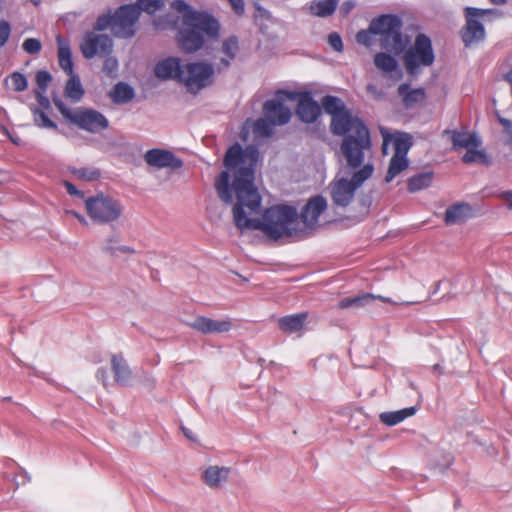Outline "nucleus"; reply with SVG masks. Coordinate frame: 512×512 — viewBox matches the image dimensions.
<instances>
[{"label":"nucleus","instance_id":"f257e3e1","mask_svg":"<svg viewBox=\"0 0 512 512\" xmlns=\"http://www.w3.org/2000/svg\"><path fill=\"white\" fill-rule=\"evenodd\" d=\"M258 161V150L254 146L245 149L238 143L232 145L224 156L227 171H222L215 181L219 198L230 204L235 193L236 203L232 208L233 221L240 230H261L273 240L293 236L302 231L298 212L289 205H276L265 210L262 220L257 215L261 207V196L254 186V169Z\"/></svg>","mask_w":512,"mask_h":512},{"label":"nucleus","instance_id":"f03ea898","mask_svg":"<svg viewBox=\"0 0 512 512\" xmlns=\"http://www.w3.org/2000/svg\"><path fill=\"white\" fill-rule=\"evenodd\" d=\"M322 107L332 116L331 131L335 135L344 136L340 146L346 165L356 168L364 163L365 155L370 152L371 139L368 128L358 118L346 111L343 102L327 95L322 99Z\"/></svg>","mask_w":512,"mask_h":512},{"label":"nucleus","instance_id":"7ed1b4c3","mask_svg":"<svg viewBox=\"0 0 512 512\" xmlns=\"http://www.w3.org/2000/svg\"><path fill=\"white\" fill-rule=\"evenodd\" d=\"M171 13L166 22L172 27H180L178 43L188 53L199 50L205 37L217 38L220 32L218 20L207 12L196 11L187 2H171Z\"/></svg>","mask_w":512,"mask_h":512},{"label":"nucleus","instance_id":"20e7f679","mask_svg":"<svg viewBox=\"0 0 512 512\" xmlns=\"http://www.w3.org/2000/svg\"><path fill=\"white\" fill-rule=\"evenodd\" d=\"M402 22L398 16L386 14V50L395 56L401 55L406 73L417 77L423 68L431 66L435 54L431 39L424 33L416 35L414 43L406 48L409 37L401 33Z\"/></svg>","mask_w":512,"mask_h":512},{"label":"nucleus","instance_id":"39448f33","mask_svg":"<svg viewBox=\"0 0 512 512\" xmlns=\"http://www.w3.org/2000/svg\"><path fill=\"white\" fill-rule=\"evenodd\" d=\"M165 2H135L119 7L113 14L100 15L95 30H110L118 38H131L136 33V25L141 11L154 13L163 7Z\"/></svg>","mask_w":512,"mask_h":512},{"label":"nucleus","instance_id":"423d86ee","mask_svg":"<svg viewBox=\"0 0 512 512\" xmlns=\"http://www.w3.org/2000/svg\"><path fill=\"white\" fill-rule=\"evenodd\" d=\"M347 168L358 170L353 172L350 180L346 178H340L330 185V194L333 203L342 207H346L351 203L356 190L361 187L362 184L368 180L374 172V167L369 162L365 164L362 163L356 168H351L347 165Z\"/></svg>","mask_w":512,"mask_h":512},{"label":"nucleus","instance_id":"0eeeda50","mask_svg":"<svg viewBox=\"0 0 512 512\" xmlns=\"http://www.w3.org/2000/svg\"><path fill=\"white\" fill-rule=\"evenodd\" d=\"M54 103L67 121L82 130L90 133H99L106 130L109 126L108 119L97 110L79 107L72 111L61 100H54Z\"/></svg>","mask_w":512,"mask_h":512},{"label":"nucleus","instance_id":"6e6552de","mask_svg":"<svg viewBox=\"0 0 512 512\" xmlns=\"http://www.w3.org/2000/svg\"><path fill=\"white\" fill-rule=\"evenodd\" d=\"M85 208L88 216L100 224L117 221L122 214L120 203L103 194L88 198L85 201Z\"/></svg>","mask_w":512,"mask_h":512},{"label":"nucleus","instance_id":"1a4fd4ad","mask_svg":"<svg viewBox=\"0 0 512 512\" xmlns=\"http://www.w3.org/2000/svg\"><path fill=\"white\" fill-rule=\"evenodd\" d=\"M465 14L466 25L461 30V38L465 46H471L474 43L483 41L485 38V30L480 20H485L487 17L497 13L492 9L467 7Z\"/></svg>","mask_w":512,"mask_h":512},{"label":"nucleus","instance_id":"9d476101","mask_svg":"<svg viewBox=\"0 0 512 512\" xmlns=\"http://www.w3.org/2000/svg\"><path fill=\"white\" fill-rule=\"evenodd\" d=\"M213 66L207 63H188L182 66L180 81L193 93H197L210 83Z\"/></svg>","mask_w":512,"mask_h":512},{"label":"nucleus","instance_id":"9b49d317","mask_svg":"<svg viewBox=\"0 0 512 512\" xmlns=\"http://www.w3.org/2000/svg\"><path fill=\"white\" fill-rule=\"evenodd\" d=\"M102 30H95L86 32L80 43V50L86 59L94 58L95 56H108L113 49V40L106 34H101Z\"/></svg>","mask_w":512,"mask_h":512},{"label":"nucleus","instance_id":"f8f14e48","mask_svg":"<svg viewBox=\"0 0 512 512\" xmlns=\"http://www.w3.org/2000/svg\"><path fill=\"white\" fill-rule=\"evenodd\" d=\"M278 95H283L289 100L298 99L296 114L299 119L305 123L315 122L321 114V107L313 100L309 92L297 94L294 92L280 91Z\"/></svg>","mask_w":512,"mask_h":512},{"label":"nucleus","instance_id":"ddd939ff","mask_svg":"<svg viewBox=\"0 0 512 512\" xmlns=\"http://www.w3.org/2000/svg\"><path fill=\"white\" fill-rule=\"evenodd\" d=\"M356 41L365 47L372 49L377 44L384 45V14L373 19L367 29L360 30L356 34Z\"/></svg>","mask_w":512,"mask_h":512},{"label":"nucleus","instance_id":"4468645a","mask_svg":"<svg viewBox=\"0 0 512 512\" xmlns=\"http://www.w3.org/2000/svg\"><path fill=\"white\" fill-rule=\"evenodd\" d=\"M327 208V201L324 197L318 195L310 198L305 206L302 208V211L299 217V222H302L305 229H312L318 223L319 216L325 211Z\"/></svg>","mask_w":512,"mask_h":512},{"label":"nucleus","instance_id":"2eb2a0df","mask_svg":"<svg viewBox=\"0 0 512 512\" xmlns=\"http://www.w3.org/2000/svg\"><path fill=\"white\" fill-rule=\"evenodd\" d=\"M144 159L150 166L157 168L178 169L182 167V161L175 155L164 149H151L145 153Z\"/></svg>","mask_w":512,"mask_h":512},{"label":"nucleus","instance_id":"dca6fc26","mask_svg":"<svg viewBox=\"0 0 512 512\" xmlns=\"http://www.w3.org/2000/svg\"><path fill=\"white\" fill-rule=\"evenodd\" d=\"M397 94L405 109H414L425 103L427 94L424 88H412L409 83H402L397 88Z\"/></svg>","mask_w":512,"mask_h":512},{"label":"nucleus","instance_id":"f3484780","mask_svg":"<svg viewBox=\"0 0 512 512\" xmlns=\"http://www.w3.org/2000/svg\"><path fill=\"white\" fill-rule=\"evenodd\" d=\"M265 117L274 125H284L291 118V111L279 100H268L263 107Z\"/></svg>","mask_w":512,"mask_h":512},{"label":"nucleus","instance_id":"a211bd4d","mask_svg":"<svg viewBox=\"0 0 512 512\" xmlns=\"http://www.w3.org/2000/svg\"><path fill=\"white\" fill-rule=\"evenodd\" d=\"M190 326L204 334L224 333L232 328V322L229 320H214L205 316H198Z\"/></svg>","mask_w":512,"mask_h":512},{"label":"nucleus","instance_id":"6ab92c4d","mask_svg":"<svg viewBox=\"0 0 512 512\" xmlns=\"http://www.w3.org/2000/svg\"><path fill=\"white\" fill-rule=\"evenodd\" d=\"M392 143L395 156L407 157V154L413 146V136L407 132L397 131L389 133L386 131V147Z\"/></svg>","mask_w":512,"mask_h":512},{"label":"nucleus","instance_id":"aec40b11","mask_svg":"<svg viewBox=\"0 0 512 512\" xmlns=\"http://www.w3.org/2000/svg\"><path fill=\"white\" fill-rule=\"evenodd\" d=\"M182 66L179 58L170 57L157 63L154 72L158 78L180 81Z\"/></svg>","mask_w":512,"mask_h":512},{"label":"nucleus","instance_id":"412c9836","mask_svg":"<svg viewBox=\"0 0 512 512\" xmlns=\"http://www.w3.org/2000/svg\"><path fill=\"white\" fill-rule=\"evenodd\" d=\"M445 133L451 134V141L455 150L461 148L479 147L482 142L475 133H467L464 131L457 130H446Z\"/></svg>","mask_w":512,"mask_h":512},{"label":"nucleus","instance_id":"4be33fe9","mask_svg":"<svg viewBox=\"0 0 512 512\" xmlns=\"http://www.w3.org/2000/svg\"><path fill=\"white\" fill-rule=\"evenodd\" d=\"M56 42L58 44L59 66L66 72L67 75H72L74 73V69L70 43L61 35L56 36Z\"/></svg>","mask_w":512,"mask_h":512},{"label":"nucleus","instance_id":"5701e85b","mask_svg":"<svg viewBox=\"0 0 512 512\" xmlns=\"http://www.w3.org/2000/svg\"><path fill=\"white\" fill-rule=\"evenodd\" d=\"M229 473L230 469L227 467L210 466L205 470L203 480L210 488H219L226 482Z\"/></svg>","mask_w":512,"mask_h":512},{"label":"nucleus","instance_id":"b1692460","mask_svg":"<svg viewBox=\"0 0 512 512\" xmlns=\"http://www.w3.org/2000/svg\"><path fill=\"white\" fill-rule=\"evenodd\" d=\"M111 369L114 374V380L120 385H126L131 377V370L126 360L121 355H112Z\"/></svg>","mask_w":512,"mask_h":512},{"label":"nucleus","instance_id":"393cba45","mask_svg":"<svg viewBox=\"0 0 512 512\" xmlns=\"http://www.w3.org/2000/svg\"><path fill=\"white\" fill-rule=\"evenodd\" d=\"M470 206L465 203H455L445 211V224L453 225L465 222L469 217Z\"/></svg>","mask_w":512,"mask_h":512},{"label":"nucleus","instance_id":"a878e982","mask_svg":"<svg viewBox=\"0 0 512 512\" xmlns=\"http://www.w3.org/2000/svg\"><path fill=\"white\" fill-rule=\"evenodd\" d=\"M308 314L306 312L287 315L278 320L279 328L285 333H296L302 330Z\"/></svg>","mask_w":512,"mask_h":512},{"label":"nucleus","instance_id":"bb28decb","mask_svg":"<svg viewBox=\"0 0 512 512\" xmlns=\"http://www.w3.org/2000/svg\"><path fill=\"white\" fill-rule=\"evenodd\" d=\"M112 101L116 104L128 103L134 98V90L126 83H117L110 92Z\"/></svg>","mask_w":512,"mask_h":512},{"label":"nucleus","instance_id":"cd10ccee","mask_svg":"<svg viewBox=\"0 0 512 512\" xmlns=\"http://www.w3.org/2000/svg\"><path fill=\"white\" fill-rule=\"evenodd\" d=\"M409 166L407 157L393 155L386 171V183L392 181L397 175L406 170Z\"/></svg>","mask_w":512,"mask_h":512},{"label":"nucleus","instance_id":"c85d7f7f","mask_svg":"<svg viewBox=\"0 0 512 512\" xmlns=\"http://www.w3.org/2000/svg\"><path fill=\"white\" fill-rule=\"evenodd\" d=\"M69 76L70 77L65 85L64 94L67 98H70L73 101H79L84 95V89L78 76L74 73Z\"/></svg>","mask_w":512,"mask_h":512},{"label":"nucleus","instance_id":"c756f323","mask_svg":"<svg viewBox=\"0 0 512 512\" xmlns=\"http://www.w3.org/2000/svg\"><path fill=\"white\" fill-rule=\"evenodd\" d=\"M433 174L431 172H425L417 174L408 179L407 185L410 192H417L430 186L432 182Z\"/></svg>","mask_w":512,"mask_h":512},{"label":"nucleus","instance_id":"7c9ffc66","mask_svg":"<svg viewBox=\"0 0 512 512\" xmlns=\"http://www.w3.org/2000/svg\"><path fill=\"white\" fill-rule=\"evenodd\" d=\"M374 299H375V296L372 294H369V293L362 294V295L355 296V297H346L339 301L338 307L340 309H346L349 307H361V306L368 304L369 302H371Z\"/></svg>","mask_w":512,"mask_h":512},{"label":"nucleus","instance_id":"2f4dec72","mask_svg":"<svg viewBox=\"0 0 512 512\" xmlns=\"http://www.w3.org/2000/svg\"><path fill=\"white\" fill-rule=\"evenodd\" d=\"M239 50L238 39L235 36L227 38L222 44V52L228 57V59H221V63L227 67L230 64V60L234 59Z\"/></svg>","mask_w":512,"mask_h":512},{"label":"nucleus","instance_id":"473e14b6","mask_svg":"<svg viewBox=\"0 0 512 512\" xmlns=\"http://www.w3.org/2000/svg\"><path fill=\"white\" fill-rule=\"evenodd\" d=\"M416 413L415 407H407L401 410L386 412V426H394Z\"/></svg>","mask_w":512,"mask_h":512},{"label":"nucleus","instance_id":"72a5a7b5","mask_svg":"<svg viewBox=\"0 0 512 512\" xmlns=\"http://www.w3.org/2000/svg\"><path fill=\"white\" fill-rule=\"evenodd\" d=\"M337 2H313L310 7V13L318 17H327L332 15L337 6Z\"/></svg>","mask_w":512,"mask_h":512},{"label":"nucleus","instance_id":"f704fd0d","mask_svg":"<svg viewBox=\"0 0 512 512\" xmlns=\"http://www.w3.org/2000/svg\"><path fill=\"white\" fill-rule=\"evenodd\" d=\"M478 147H470L467 148L466 153L462 157V161L466 164L471 163H482V164H488L489 160L487 158V155L484 151L478 150Z\"/></svg>","mask_w":512,"mask_h":512},{"label":"nucleus","instance_id":"c9c22d12","mask_svg":"<svg viewBox=\"0 0 512 512\" xmlns=\"http://www.w3.org/2000/svg\"><path fill=\"white\" fill-rule=\"evenodd\" d=\"M6 84L16 92H22L27 89L28 82L24 74L13 72L6 80Z\"/></svg>","mask_w":512,"mask_h":512},{"label":"nucleus","instance_id":"e433bc0d","mask_svg":"<svg viewBox=\"0 0 512 512\" xmlns=\"http://www.w3.org/2000/svg\"><path fill=\"white\" fill-rule=\"evenodd\" d=\"M273 126L266 117L257 119L253 124V132L256 136L269 137L273 133Z\"/></svg>","mask_w":512,"mask_h":512},{"label":"nucleus","instance_id":"4c0bfd02","mask_svg":"<svg viewBox=\"0 0 512 512\" xmlns=\"http://www.w3.org/2000/svg\"><path fill=\"white\" fill-rule=\"evenodd\" d=\"M33 116H34V122L37 126L42 128H50V129H57V125L55 122H53L48 115L42 111L40 108L34 107L32 108Z\"/></svg>","mask_w":512,"mask_h":512},{"label":"nucleus","instance_id":"58836bf2","mask_svg":"<svg viewBox=\"0 0 512 512\" xmlns=\"http://www.w3.org/2000/svg\"><path fill=\"white\" fill-rule=\"evenodd\" d=\"M386 75L396 80H400L403 77V71L397 59L388 53H386Z\"/></svg>","mask_w":512,"mask_h":512},{"label":"nucleus","instance_id":"ea45409f","mask_svg":"<svg viewBox=\"0 0 512 512\" xmlns=\"http://www.w3.org/2000/svg\"><path fill=\"white\" fill-rule=\"evenodd\" d=\"M22 48L26 53L36 55L41 51L42 44L40 40L36 38H27L24 40Z\"/></svg>","mask_w":512,"mask_h":512},{"label":"nucleus","instance_id":"a19ab883","mask_svg":"<svg viewBox=\"0 0 512 512\" xmlns=\"http://www.w3.org/2000/svg\"><path fill=\"white\" fill-rule=\"evenodd\" d=\"M35 80H36V84H37L38 88L42 92H45L47 90L49 83L52 81V76L46 70H39L36 73Z\"/></svg>","mask_w":512,"mask_h":512},{"label":"nucleus","instance_id":"79ce46f5","mask_svg":"<svg viewBox=\"0 0 512 512\" xmlns=\"http://www.w3.org/2000/svg\"><path fill=\"white\" fill-rule=\"evenodd\" d=\"M74 174L80 178L87 181L97 180L100 177V172L98 170H90L88 168H81L74 172Z\"/></svg>","mask_w":512,"mask_h":512},{"label":"nucleus","instance_id":"37998d69","mask_svg":"<svg viewBox=\"0 0 512 512\" xmlns=\"http://www.w3.org/2000/svg\"><path fill=\"white\" fill-rule=\"evenodd\" d=\"M328 43L331 46V48L336 52L341 53L344 49L342 38L340 34L337 32H331L328 35Z\"/></svg>","mask_w":512,"mask_h":512},{"label":"nucleus","instance_id":"c03bdc74","mask_svg":"<svg viewBox=\"0 0 512 512\" xmlns=\"http://www.w3.org/2000/svg\"><path fill=\"white\" fill-rule=\"evenodd\" d=\"M11 32L10 24L5 21H0V47L4 46L9 39Z\"/></svg>","mask_w":512,"mask_h":512},{"label":"nucleus","instance_id":"a18cd8bd","mask_svg":"<svg viewBox=\"0 0 512 512\" xmlns=\"http://www.w3.org/2000/svg\"><path fill=\"white\" fill-rule=\"evenodd\" d=\"M118 69V63L115 58L108 57L103 65V70L107 73V75L113 77L116 75Z\"/></svg>","mask_w":512,"mask_h":512},{"label":"nucleus","instance_id":"49530a36","mask_svg":"<svg viewBox=\"0 0 512 512\" xmlns=\"http://www.w3.org/2000/svg\"><path fill=\"white\" fill-rule=\"evenodd\" d=\"M64 186L66 188V191L71 196H77L80 198L84 197V193L76 188L71 182L64 181Z\"/></svg>","mask_w":512,"mask_h":512},{"label":"nucleus","instance_id":"de8ad7c7","mask_svg":"<svg viewBox=\"0 0 512 512\" xmlns=\"http://www.w3.org/2000/svg\"><path fill=\"white\" fill-rule=\"evenodd\" d=\"M367 93L374 99L379 100L382 96L381 88L378 89L374 84H368L366 87Z\"/></svg>","mask_w":512,"mask_h":512},{"label":"nucleus","instance_id":"09e8293b","mask_svg":"<svg viewBox=\"0 0 512 512\" xmlns=\"http://www.w3.org/2000/svg\"><path fill=\"white\" fill-rule=\"evenodd\" d=\"M509 210H512V190L502 192L499 196Z\"/></svg>","mask_w":512,"mask_h":512},{"label":"nucleus","instance_id":"8fccbe9b","mask_svg":"<svg viewBox=\"0 0 512 512\" xmlns=\"http://www.w3.org/2000/svg\"><path fill=\"white\" fill-rule=\"evenodd\" d=\"M374 63L378 69L384 71V52L376 53Z\"/></svg>","mask_w":512,"mask_h":512},{"label":"nucleus","instance_id":"3c124183","mask_svg":"<svg viewBox=\"0 0 512 512\" xmlns=\"http://www.w3.org/2000/svg\"><path fill=\"white\" fill-rule=\"evenodd\" d=\"M230 3H231L233 11L237 15H242L243 14V12H244V2H230Z\"/></svg>","mask_w":512,"mask_h":512},{"label":"nucleus","instance_id":"603ef678","mask_svg":"<svg viewBox=\"0 0 512 512\" xmlns=\"http://www.w3.org/2000/svg\"><path fill=\"white\" fill-rule=\"evenodd\" d=\"M42 91L41 92H37V98H38V102L40 103L41 106H43L44 108H48L50 106V103H49V100L48 98H46L45 96L42 95Z\"/></svg>","mask_w":512,"mask_h":512},{"label":"nucleus","instance_id":"864d4df0","mask_svg":"<svg viewBox=\"0 0 512 512\" xmlns=\"http://www.w3.org/2000/svg\"><path fill=\"white\" fill-rule=\"evenodd\" d=\"M499 122L506 128L511 129L512 128V121L506 118H499Z\"/></svg>","mask_w":512,"mask_h":512},{"label":"nucleus","instance_id":"5fc2aeb1","mask_svg":"<svg viewBox=\"0 0 512 512\" xmlns=\"http://www.w3.org/2000/svg\"><path fill=\"white\" fill-rule=\"evenodd\" d=\"M352 8H353V5L351 2H345L344 6L341 8L344 16H346Z\"/></svg>","mask_w":512,"mask_h":512},{"label":"nucleus","instance_id":"6e6d98bb","mask_svg":"<svg viewBox=\"0 0 512 512\" xmlns=\"http://www.w3.org/2000/svg\"><path fill=\"white\" fill-rule=\"evenodd\" d=\"M97 378H98V379H101V380L104 382V380H105V378H106V370H104V369H102V368H101V369H99V370L97 371Z\"/></svg>","mask_w":512,"mask_h":512},{"label":"nucleus","instance_id":"4d7b16f0","mask_svg":"<svg viewBox=\"0 0 512 512\" xmlns=\"http://www.w3.org/2000/svg\"><path fill=\"white\" fill-rule=\"evenodd\" d=\"M119 250L123 253H134V249L129 246H121L119 247Z\"/></svg>","mask_w":512,"mask_h":512},{"label":"nucleus","instance_id":"13d9d810","mask_svg":"<svg viewBox=\"0 0 512 512\" xmlns=\"http://www.w3.org/2000/svg\"><path fill=\"white\" fill-rule=\"evenodd\" d=\"M73 215H74V216H75V217H76V218H77L81 223H83V224H86V223H87V222H86V220H85V218H84L81 214H79V213H77V212H73Z\"/></svg>","mask_w":512,"mask_h":512},{"label":"nucleus","instance_id":"bf43d9fd","mask_svg":"<svg viewBox=\"0 0 512 512\" xmlns=\"http://www.w3.org/2000/svg\"><path fill=\"white\" fill-rule=\"evenodd\" d=\"M182 431L183 433L185 434V436L191 440H194V438L192 437L191 435V432L189 429L185 428V427H182Z\"/></svg>","mask_w":512,"mask_h":512},{"label":"nucleus","instance_id":"052dcab7","mask_svg":"<svg viewBox=\"0 0 512 512\" xmlns=\"http://www.w3.org/2000/svg\"><path fill=\"white\" fill-rule=\"evenodd\" d=\"M379 131H380V134L382 135V137L384 138V127L380 126ZM381 149L384 152V141L382 142Z\"/></svg>","mask_w":512,"mask_h":512},{"label":"nucleus","instance_id":"680f3d73","mask_svg":"<svg viewBox=\"0 0 512 512\" xmlns=\"http://www.w3.org/2000/svg\"><path fill=\"white\" fill-rule=\"evenodd\" d=\"M418 302L419 301H403V302H401V304L411 305V304L418 303Z\"/></svg>","mask_w":512,"mask_h":512},{"label":"nucleus","instance_id":"e2e57ef3","mask_svg":"<svg viewBox=\"0 0 512 512\" xmlns=\"http://www.w3.org/2000/svg\"><path fill=\"white\" fill-rule=\"evenodd\" d=\"M379 419L382 423H384V413L379 414Z\"/></svg>","mask_w":512,"mask_h":512},{"label":"nucleus","instance_id":"0e129e2a","mask_svg":"<svg viewBox=\"0 0 512 512\" xmlns=\"http://www.w3.org/2000/svg\"><path fill=\"white\" fill-rule=\"evenodd\" d=\"M255 5H256V9H257L258 11H261V10H262V9H261V7L258 5V2H255Z\"/></svg>","mask_w":512,"mask_h":512},{"label":"nucleus","instance_id":"69168bd1","mask_svg":"<svg viewBox=\"0 0 512 512\" xmlns=\"http://www.w3.org/2000/svg\"><path fill=\"white\" fill-rule=\"evenodd\" d=\"M385 302H386V303H390V302H391V300H390L389 298H387V297H386Z\"/></svg>","mask_w":512,"mask_h":512}]
</instances>
